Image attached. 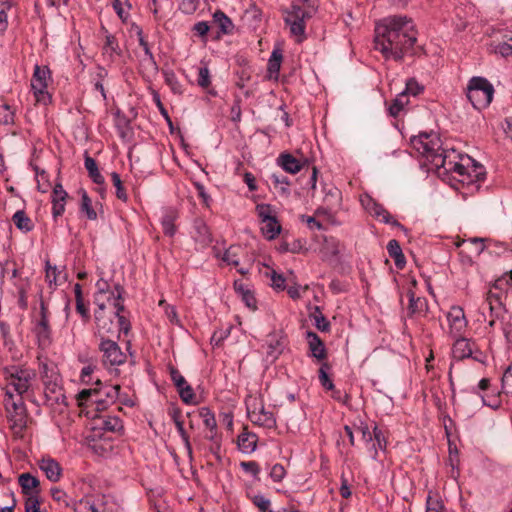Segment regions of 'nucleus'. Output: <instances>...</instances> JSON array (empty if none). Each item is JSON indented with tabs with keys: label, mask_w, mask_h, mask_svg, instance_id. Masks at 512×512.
I'll return each instance as SVG.
<instances>
[{
	"label": "nucleus",
	"mask_w": 512,
	"mask_h": 512,
	"mask_svg": "<svg viewBox=\"0 0 512 512\" xmlns=\"http://www.w3.org/2000/svg\"><path fill=\"white\" fill-rule=\"evenodd\" d=\"M270 179H271L272 184L274 185V188L276 190H278V192L281 195H285V196L290 195V190H289L290 182L286 176H284L282 174L274 173L271 175Z\"/></svg>",
	"instance_id": "nucleus-32"
},
{
	"label": "nucleus",
	"mask_w": 512,
	"mask_h": 512,
	"mask_svg": "<svg viewBox=\"0 0 512 512\" xmlns=\"http://www.w3.org/2000/svg\"><path fill=\"white\" fill-rule=\"evenodd\" d=\"M444 505L437 496L428 495L426 499V512H443Z\"/></svg>",
	"instance_id": "nucleus-50"
},
{
	"label": "nucleus",
	"mask_w": 512,
	"mask_h": 512,
	"mask_svg": "<svg viewBox=\"0 0 512 512\" xmlns=\"http://www.w3.org/2000/svg\"><path fill=\"white\" fill-rule=\"evenodd\" d=\"M22 492L26 496L39 495V480L30 473H23L18 478Z\"/></svg>",
	"instance_id": "nucleus-20"
},
{
	"label": "nucleus",
	"mask_w": 512,
	"mask_h": 512,
	"mask_svg": "<svg viewBox=\"0 0 512 512\" xmlns=\"http://www.w3.org/2000/svg\"><path fill=\"white\" fill-rule=\"evenodd\" d=\"M120 385H101L97 388L94 404L97 411L105 410L110 404H114L119 398Z\"/></svg>",
	"instance_id": "nucleus-12"
},
{
	"label": "nucleus",
	"mask_w": 512,
	"mask_h": 512,
	"mask_svg": "<svg viewBox=\"0 0 512 512\" xmlns=\"http://www.w3.org/2000/svg\"><path fill=\"white\" fill-rule=\"evenodd\" d=\"M39 468L45 473L46 477L52 481L57 482L59 481L62 473V469L60 464L48 457V458H42L39 462Z\"/></svg>",
	"instance_id": "nucleus-18"
},
{
	"label": "nucleus",
	"mask_w": 512,
	"mask_h": 512,
	"mask_svg": "<svg viewBox=\"0 0 512 512\" xmlns=\"http://www.w3.org/2000/svg\"><path fill=\"white\" fill-rule=\"evenodd\" d=\"M213 23L217 25L220 31L224 34L230 33L234 28L230 18L226 16L222 11H216L214 13Z\"/></svg>",
	"instance_id": "nucleus-30"
},
{
	"label": "nucleus",
	"mask_w": 512,
	"mask_h": 512,
	"mask_svg": "<svg viewBox=\"0 0 512 512\" xmlns=\"http://www.w3.org/2000/svg\"><path fill=\"white\" fill-rule=\"evenodd\" d=\"M199 414L203 420L205 427L208 428L210 430V432H213L217 428V423H216L214 413H212L209 408L202 407L200 409Z\"/></svg>",
	"instance_id": "nucleus-41"
},
{
	"label": "nucleus",
	"mask_w": 512,
	"mask_h": 512,
	"mask_svg": "<svg viewBox=\"0 0 512 512\" xmlns=\"http://www.w3.org/2000/svg\"><path fill=\"white\" fill-rule=\"evenodd\" d=\"M361 203L364 209L375 219L385 224H390L394 227L406 232V228L395 220L391 214L384 208V206L376 202L372 197L366 195L361 198Z\"/></svg>",
	"instance_id": "nucleus-10"
},
{
	"label": "nucleus",
	"mask_w": 512,
	"mask_h": 512,
	"mask_svg": "<svg viewBox=\"0 0 512 512\" xmlns=\"http://www.w3.org/2000/svg\"><path fill=\"white\" fill-rule=\"evenodd\" d=\"M493 85L483 77H473L468 84L467 98L477 110L486 108L492 101Z\"/></svg>",
	"instance_id": "nucleus-5"
},
{
	"label": "nucleus",
	"mask_w": 512,
	"mask_h": 512,
	"mask_svg": "<svg viewBox=\"0 0 512 512\" xmlns=\"http://www.w3.org/2000/svg\"><path fill=\"white\" fill-rule=\"evenodd\" d=\"M408 297H409V306L408 309L411 314H414L416 312H419L422 310L425 300L420 297H415V294L412 290L408 291Z\"/></svg>",
	"instance_id": "nucleus-49"
},
{
	"label": "nucleus",
	"mask_w": 512,
	"mask_h": 512,
	"mask_svg": "<svg viewBox=\"0 0 512 512\" xmlns=\"http://www.w3.org/2000/svg\"><path fill=\"white\" fill-rule=\"evenodd\" d=\"M45 385V396L48 400L55 401L57 403L63 402L65 399V395L63 393V389L58 382V377H55L53 380H44Z\"/></svg>",
	"instance_id": "nucleus-21"
},
{
	"label": "nucleus",
	"mask_w": 512,
	"mask_h": 512,
	"mask_svg": "<svg viewBox=\"0 0 512 512\" xmlns=\"http://www.w3.org/2000/svg\"><path fill=\"white\" fill-rule=\"evenodd\" d=\"M247 413L250 421L260 427L272 429L276 427V419L271 411L265 409L261 401L247 402Z\"/></svg>",
	"instance_id": "nucleus-9"
},
{
	"label": "nucleus",
	"mask_w": 512,
	"mask_h": 512,
	"mask_svg": "<svg viewBox=\"0 0 512 512\" xmlns=\"http://www.w3.org/2000/svg\"><path fill=\"white\" fill-rule=\"evenodd\" d=\"M197 84L201 88H208L211 84L210 71L207 66H202L198 69Z\"/></svg>",
	"instance_id": "nucleus-52"
},
{
	"label": "nucleus",
	"mask_w": 512,
	"mask_h": 512,
	"mask_svg": "<svg viewBox=\"0 0 512 512\" xmlns=\"http://www.w3.org/2000/svg\"><path fill=\"white\" fill-rule=\"evenodd\" d=\"M32 331L37 338L39 347L47 348L52 344V330L49 324V311L46 303L40 301V310L36 317L32 319Z\"/></svg>",
	"instance_id": "nucleus-6"
},
{
	"label": "nucleus",
	"mask_w": 512,
	"mask_h": 512,
	"mask_svg": "<svg viewBox=\"0 0 512 512\" xmlns=\"http://www.w3.org/2000/svg\"><path fill=\"white\" fill-rule=\"evenodd\" d=\"M313 318H314V321H315V326L318 330H320L321 332H327L329 331L330 329V323L329 321L325 318V316L322 314V312L320 311L319 307H315V312L313 314Z\"/></svg>",
	"instance_id": "nucleus-46"
},
{
	"label": "nucleus",
	"mask_w": 512,
	"mask_h": 512,
	"mask_svg": "<svg viewBox=\"0 0 512 512\" xmlns=\"http://www.w3.org/2000/svg\"><path fill=\"white\" fill-rule=\"evenodd\" d=\"M281 229V225L279 224L276 217L261 222V232L263 236L268 240L275 239L280 234Z\"/></svg>",
	"instance_id": "nucleus-27"
},
{
	"label": "nucleus",
	"mask_w": 512,
	"mask_h": 512,
	"mask_svg": "<svg viewBox=\"0 0 512 512\" xmlns=\"http://www.w3.org/2000/svg\"><path fill=\"white\" fill-rule=\"evenodd\" d=\"M10 0H0V32H4L8 26V11L12 8Z\"/></svg>",
	"instance_id": "nucleus-39"
},
{
	"label": "nucleus",
	"mask_w": 512,
	"mask_h": 512,
	"mask_svg": "<svg viewBox=\"0 0 512 512\" xmlns=\"http://www.w3.org/2000/svg\"><path fill=\"white\" fill-rule=\"evenodd\" d=\"M330 369H331L330 364L327 363V362H323L321 364V367L319 369V374H318V378H319L320 384L325 389H327V390H333L334 389V384H333L332 380L328 376V371Z\"/></svg>",
	"instance_id": "nucleus-38"
},
{
	"label": "nucleus",
	"mask_w": 512,
	"mask_h": 512,
	"mask_svg": "<svg viewBox=\"0 0 512 512\" xmlns=\"http://www.w3.org/2000/svg\"><path fill=\"white\" fill-rule=\"evenodd\" d=\"M25 512H40L39 495L27 496L25 501Z\"/></svg>",
	"instance_id": "nucleus-60"
},
{
	"label": "nucleus",
	"mask_w": 512,
	"mask_h": 512,
	"mask_svg": "<svg viewBox=\"0 0 512 512\" xmlns=\"http://www.w3.org/2000/svg\"><path fill=\"white\" fill-rule=\"evenodd\" d=\"M239 251L240 247L230 246L223 254L222 260L228 265L238 266L239 265Z\"/></svg>",
	"instance_id": "nucleus-43"
},
{
	"label": "nucleus",
	"mask_w": 512,
	"mask_h": 512,
	"mask_svg": "<svg viewBox=\"0 0 512 512\" xmlns=\"http://www.w3.org/2000/svg\"><path fill=\"white\" fill-rule=\"evenodd\" d=\"M282 52L278 49L273 50L269 60H268V72L270 77L273 75H277L280 71L281 62H282Z\"/></svg>",
	"instance_id": "nucleus-36"
},
{
	"label": "nucleus",
	"mask_w": 512,
	"mask_h": 512,
	"mask_svg": "<svg viewBox=\"0 0 512 512\" xmlns=\"http://www.w3.org/2000/svg\"><path fill=\"white\" fill-rule=\"evenodd\" d=\"M112 6L120 19L125 21L128 18L129 14L124 10L125 6H127L128 8L131 7L128 0H113Z\"/></svg>",
	"instance_id": "nucleus-53"
},
{
	"label": "nucleus",
	"mask_w": 512,
	"mask_h": 512,
	"mask_svg": "<svg viewBox=\"0 0 512 512\" xmlns=\"http://www.w3.org/2000/svg\"><path fill=\"white\" fill-rule=\"evenodd\" d=\"M179 9L185 14H192L197 10L198 2L196 0H178Z\"/></svg>",
	"instance_id": "nucleus-64"
},
{
	"label": "nucleus",
	"mask_w": 512,
	"mask_h": 512,
	"mask_svg": "<svg viewBox=\"0 0 512 512\" xmlns=\"http://www.w3.org/2000/svg\"><path fill=\"white\" fill-rule=\"evenodd\" d=\"M316 10V0H294L290 8L284 11L285 24L298 42L305 38L306 21L315 14Z\"/></svg>",
	"instance_id": "nucleus-4"
},
{
	"label": "nucleus",
	"mask_w": 512,
	"mask_h": 512,
	"mask_svg": "<svg viewBox=\"0 0 512 512\" xmlns=\"http://www.w3.org/2000/svg\"><path fill=\"white\" fill-rule=\"evenodd\" d=\"M170 376L178 391L188 385L186 379L174 367L170 368Z\"/></svg>",
	"instance_id": "nucleus-59"
},
{
	"label": "nucleus",
	"mask_w": 512,
	"mask_h": 512,
	"mask_svg": "<svg viewBox=\"0 0 512 512\" xmlns=\"http://www.w3.org/2000/svg\"><path fill=\"white\" fill-rule=\"evenodd\" d=\"M5 380L4 405L9 413L20 416V426H24L23 414L25 405L23 395L30 389L31 382L36 374L34 370L19 365H12L3 369Z\"/></svg>",
	"instance_id": "nucleus-3"
},
{
	"label": "nucleus",
	"mask_w": 512,
	"mask_h": 512,
	"mask_svg": "<svg viewBox=\"0 0 512 512\" xmlns=\"http://www.w3.org/2000/svg\"><path fill=\"white\" fill-rule=\"evenodd\" d=\"M484 239L483 238H471L467 241H462V242H459L457 243V247H460L462 245H467V246H471V251L474 252L476 255H480L484 249H485V245H484Z\"/></svg>",
	"instance_id": "nucleus-44"
},
{
	"label": "nucleus",
	"mask_w": 512,
	"mask_h": 512,
	"mask_svg": "<svg viewBox=\"0 0 512 512\" xmlns=\"http://www.w3.org/2000/svg\"><path fill=\"white\" fill-rule=\"evenodd\" d=\"M422 91H423V86H421L414 78L407 80L406 87L403 90V92L406 93V95L408 97L410 95L417 96Z\"/></svg>",
	"instance_id": "nucleus-56"
},
{
	"label": "nucleus",
	"mask_w": 512,
	"mask_h": 512,
	"mask_svg": "<svg viewBox=\"0 0 512 512\" xmlns=\"http://www.w3.org/2000/svg\"><path fill=\"white\" fill-rule=\"evenodd\" d=\"M454 344L452 348V356L456 360H463L470 358L473 355L475 343L462 336L454 338Z\"/></svg>",
	"instance_id": "nucleus-16"
},
{
	"label": "nucleus",
	"mask_w": 512,
	"mask_h": 512,
	"mask_svg": "<svg viewBox=\"0 0 512 512\" xmlns=\"http://www.w3.org/2000/svg\"><path fill=\"white\" fill-rule=\"evenodd\" d=\"M489 50L495 54L501 55L502 57L512 56V38H509L508 41L491 42Z\"/></svg>",
	"instance_id": "nucleus-31"
},
{
	"label": "nucleus",
	"mask_w": 512,
	"mask_h": 512,
	"mask_svg": "<svg viewBox=\"0 0 512 512\" xmlns=\"http://www.w3.org/2000/svg\"><path fill=\"white\" fill-rule=\"evenodd\" d=\"M179 396L185 404H196V395L193 388L188 384L184 388L180 389Z\"/></svg>",
	"instance_id": "nucleus-54"
},
{
	"label": "nucleus",
	"mask_w": 512,
	"mask_h": 512,
	"mask_svg": "<svg viewBox=\"0 0 512 512\" xmlns=\"http://www.w3.org/2000/svg\"><path fill=\"white\" fill-rule=\"evenodd\" d=\"M176 219V214L173 211L166 212L161 220L163 232L168 236H173L176 232V227L174 225V221Z\"/></svg>",
	"instance_id": "nucleus-37"
},
{
	"label": "nucleus",
	"mask_w": 512,
	"mask_h": 512,
	"mask_svg": "<svg viewBox=\"0 0 512 512\" xmlns=\"http://www.w3.org/2000/svg\"><path fill=\"white\" fill-rule=\"evenodd\" d=\"M98 308L95 310V322H96V331L95 335L99 338V341L102 339H110L111 336L116 334V326L111 317L105 315L106 304L104 302H98Z\"/></svg>",
	"instance_id": "nucleus-11"
},
{
	"label": "nucleus",
	"mask_w": 512,
	"mask_h": 512,
	"mask_svg": "<svg viewBox=\"0 0 512 512\" xmlns=\"http://www.w3.org/2000/svg\"><path fill=\"white\" fill-rule=\"evenodd\" d=\"M449 333L453 338L462 336L467 328V319L464 310L459 306H453L447 313Z\"/></svg>",
	"instance_id": "nucleus-14"
},
{
	"label": "nucleus",
	"mask_w": 512,
	"mask_h": 512,
	"mask_svg": "<svg viewBox=\"0 0 512 512\" xmlns=\"http://www.w3.org/2000/svg\"><path fill=\"white\" fill-rule=\"evenodd\" d=\"M486 302L488 304V308L490 310V315L491 316H493L494 315V311L497 310V305L499 306V308L502 305L501 302H500L499 295L496 294V293H493L491 291H489L488 294H487Z\"/></svg>",
	"instance_id": "nucleus-61"
},
{
	"label": "nucleus",
	"mask_w": 512,
	"mask_h": 512,
	"mask_svg": "<svg viewBox=\"0 0 512 512\" xmlns=\"http://www.w3.org/2000/svg\"><path fill=\"white\" fill-rule=\"evenodd\" d=\"M255 210H256L257 216L261 222L267 221V220H270V219H273L276 217L275 211L270 204H265V203L257 204Z\"/></svg>",
	"instance_id": "nucleus-40"
},
{
	"label": "nucleus",
	"mask_w": 512,
	"mask_h": 512,
	"mask_svg": "<svg viewBox=\"0 0 512 512\" xmlns=\"http://www.w3.org/2000/svg\"><path fill=\"white\" fill-rule=\"evenodd\" d=\"M114 315L118 319L119 330H118L117 338H119V334L121 332H123L125 335L128 334V332L131 329V324H130V321L128 320V318L125 315H123V312H119V314H118L117 311H115Z\"/></svg>",
	"instance_id": "nucleus-57"
},
{
	"label": "nucleus",
	"mask_w": 512,
	"mask_h": 512,
	"mask_svg": "<svg viewBox=\"0 0 512 512\" xmlns=\"http://www.w3.org/2000/svg\"><path fill=\"white\" fill-rule=\"evenodd\" d=\"M105 38H106V40H105V44L103 47L104 51L106 53H110V54H112V53L118 54L119 53V51H118L119 45H118L116 38L111 34H107Z\"/></svg>",
	"instance_id": "nucleus-62"
},
{
	"label": "nucleus",
	"mask_w": 512,
	"mask_h": 512,
	"mask_svg": "<svg viewBox=\"0 0 512 512\" xmlns=\"http://www.w3.org/2000/svg\"><path fill=\"white\" fill-rule=\"evenodd\" d=\"M103 429L111 432H120L123 430L122 420L117 416H108L103 420Z\"/></svg>",
	"instance_id": "nucleus-42"
},
{
	"label": "nucleus",
	"mask_w": 512,
	"mask_h": 512,
	"mask_svg": "<svg viewBox=\"0 0 512 512\" xmlns=\"http://www.w3.org/2000/svg\"><path fill=\"white\" fill-rule=\"evenodd\" d=\"M111 180L113 185L116 188V196L119 200L127 201L128 195L126 193L125 188L123 187L122 180L120 178V175L116 172L111 173Z\"/></svg>",
	"instance_id": "nucleus-45"
},
{
	"label": "nucleus",
	"mask_w": 512,
	"mask_h": 512,
	"mask_svg": "<svg viewBox=\"0 0 512 512\" xmlns=\"http://www.w3.org/2000/svg\"><path fill=\"white\" fill-rule=\"evenodd\" d=\"M98 349L102 354L101 362L105 367L119 366L126 362V354L113 339L100 340Z\"/></svg>",
	"instance_id": "nucleus-8"
},
{
	"label": "nucleus",
	"mask_w": 512,
	"mask_h": 512,
	"mask_svg": "<svg viewBox=\"0 0 512 512\" xmlns=\"http://www.w3.org/2000/svg\"><path fill=\"white\" fill-rule=\"evenodd\" d=\"M14 122V112L8 105L0 106V123L4 125L12 124Z\"/></svg>",
	"instance_id": "nucleus-58"
},
{
	"label": "nucleus",
	"mask_w": 512,
	"mask_h": 512,
	"mask_svg": "<svg viewBox=\"0 0 512 512\" xmlns=\"http://www.w3.org/2000/svg\"><path fill=\"white\" fill-rule=\"evenodd\" d=\"M267 345V355L271 357L272 359H276L281 353L283 346L281 342L274 337L269 339L266 343Z\"/></svg>",
	"instance_id": "nucleus-47"
},
{
	"label": "nucleus",
	"mask_w": 512,
	"mask_h": 512,
	"mask_svg": "<svg viewBox=\"0 0 512 512\" xmlns=\"http://www.w3.org/2000/svg\"><path fill=\"white\" fill-rule=\"evenodd\" d=\"M74 512H106L105 495H86L73 504Z\"/></svg>",
	"instance_id": "nucleus-13"
},
{
	"label": "nucleus",
	"mask_w": 512,
	"mask_h": 512,
	"mask_svg": "<svg viewBox=\"0 0 512 512\" xmlns=\"http://www.w3.org/2000/svg\"><path fill=\"white\" fill-rule=\"evenodd\" d=\"M257 440L256 434L242 432L238 436V447L243 453H252L256 449Z\"/></svg>",
	"instance_id": "nucleus-25"
},
{
	"label": "nucleus",
	"mask_w": 512,
	"mask_h": 512,
	"mask_svg": "<svg viewBox=\"0 0 512 512\" xmlns=\"http://www.w3.org/2000/svg\"><path fill=\"white\" fill-rule=\"evenodd\" d=\"M16 228L23 233H29L34 229V223L24 210H18L12 216Z\"/></svg>",
	"instance_id": "nucleus-24"
},
{
	"label": "nucleus",
	"mask_w": 512,
	"mask_h": 512,
	"mask_svg": "<svg viewBox=\"0 0 512 512\" xmlns=\"http://www.w3.org/2000/svg\"><path fill=\"white\" fill-rule=\"evenodd\" d=\"M387 251L389 256L394 259L396 267L402 269L406 264V260L399 242L395 239L390 240L387 244Z\"/></svg>",
	"instance_id": "nucleus-26"
},
{
	"label": "nucleus",
	"mask_w": 512,
	"mask_h": 512,
	"mask_svg": "<svg viewBox=\"0 0 512 512\" xmlns=\"http://www.w3.org/2000/svg\"><path fill=\"white\" fill-rule=\"evenodd\" d=\"M375 48L386 59L401 61L405 55L414 54L417 32L406 16L384 18L376 26Z\"/></svg>",
	"instance_id": "nucleus-1"
},
{
	"label": "nucleus",
	"mask_w": 512,
	"mask_h": 512,
	"mask_svg": "<svg viewBox=\"0 0 512 512\" xmlns=\"http://www.w3.org/2000/svg\"><path fill=\"white\" fill-rule=\"evenodd\" d=\"M286 475V470L283 465L275 464L270 470V477L274 482H281Z\"/></svg>",
	"instance_id": "nucleus-63"
},
{
	"label": "nucleus",
	"mask_w": 512,
	"mask_h": 512,
	"mask_svg": "<svg viewBox=\"0 0 512 512\" xmlns=\"http://www.w3.org/2000/svg\"><path fill=\"white\" fill-rule=\"evenodd\" d=\"M409 103V97L403 91L399 93L389 106V114L393 117H397L399 113Z\"/></svg>",
	"instance_id": "nucleus-34"
},
{
	"label": "nucleus",
	"mask_w": 512,
	"mask_h": 512,
	"mask_svg": "<svg viewBox=\"0 0 512 512\" xmlns=\"http://www.w3.org/2000/svg\"><path fill=\"white\" fill-rule=\"evenodd\" d=\"M373 439L375 440V443L373 444L374 453L372 457L376 459L378 454L377 450H385L387 445L385 433L379 429L377 425L373 428Z\"/></svg>",
	"instance_id": "nucleus-35"
},
{
	"label": "nucleus",
	"mask_w": 512,
	"mask_h": 512,
	"mask_svg": "<svg viewBox=\"0 0 512 512\" xmlns=\"http://www.w3.org/2000/svg\"><path fill=\"white\" fill-rule=\"evenodd\" d=\"M81 194V204H80V211L86 214V217L89 220H96L97 219V212L92 206V200L88 196L87 192L85 190L80 191Z\"/></svg>",
	"instance_id": "nucleus-33"
},
{
	"label": "nucleus",
	"mask_w": 512,
	"mask_h": 512,
	"mask_svg": "<svg viewBox=\"0 0 512 512\" xmlns=\"http://www.w3.org/2000/svg\"><path fill=\"white\" fill-rule=\"evenodd\" d=\"M411 146L420 155L426 158L430 164L436 168H443L445 172H454L459 176L480 179L483 174V167L481 165L473 164V175L468 172V167L459 162L458 159L463 160L454 149H442L441 141L436 134L422 133L418 136H413L410 140ZM465 181V178L461 179Z\"/></svg>",
	"instance_id": "nucleus-2"
},
{
	"label": "nucleus",
	"mask_w": 512,
	"mask_h": 512,
	"mask_svg": "<svg viewBox=\"0 0 512 512\" xmlns=\"http://www.w3.org/2000/svg\"><path fill=\"white\" fill-rule=\"evenodd\" d=\"M277 163L282 169L290 174H296L302 170L304 163L289 153H281L277 158Z\"/></svg>",
	"instance_id": "nucleus-19"
},
{
	"label": "nucleus",
	"mask_w": 512,
	"mask_h": 512,
	"mask_svg": "<svg viewBox=\"0 0 512 512\" xmlns=\"http://www.w3.org/2000/svg\"><path fill=\"white\" fill-rule=\"evenodd\" d=\"M190 233L193 240L198 245V249L207 247L212 241L210 230L205 221L201 218L194 220Z\"/></svg>",
	"instance_id": "nucleus-15"
},
{
	"label": "nucleus",
	"mask_w": 512,
	"mask_h": 512,
	"mask_svg": "<svg viewBox=\"0 0 512 512\" xmlns=\"http://www.w3.org/2000/svg\"><path fill=\"white\" fill-rule=\"evenodd\" d=\"M124 292V289L121 285L119 284H116L114 286V290H112L111 292H109L108 294H106V302L103 301L106 306L109 305V306H112L115 308V311H117V313L119 314V312H124L125 310V307L123 305V298H122V294Z\"/></svg>",
	"instance_id": "nucleus-22"
},
{
	"label": "nucleus",
	"mask_w": 512,
	"mask_h": 512,
	"mask_svg": "<svg viewBox=\"0 0 512 512\" xmlns=\"http://www.w3.org/2000/svg\"><path fill=\"white\" fill-rule=\"evenodd\" d=\"M502 391L505 394L512 395V365H510L503 373L502 376Z\"/></svg>",
	"instance_id": "nucleus-55"
},
{
	"label": "nucleus",
	"mask_w": 512,
	"mask_h": 512,
	"mask_svg": "<svg viewBox=\"0 0 512 512\" xmlns=\"http://www.w3.org/2000/svg\"><path fill=\"white\" fill-rule=\"evenodd\" d=\"M310 356L317 359L318 361H323L327 358V350L325 348L324 342L320 339V337L312 331H308L306 333Z\"/></svg>",
	"instance_id": "nucleus-17"
},
{
	"label": "nucleus",
	"mask_w": 512,
	"mask_h": 512,
	"mask_svg": "<svg viewBox=\"0 0 512 512\" xmlns=\"http://www.w3.org/2000/svg\"><path fill=\"white\" fill-rule=\"evenodd\" d=\"M252 503L259 509L260 512H265L271 508L270 499L262 494H256L251 497Z\"/></svg>",
	"instance_id": "nucleus-51"
},
{
	"label": "nucleus",
	"mask_w": 512,
	"mask_h": 512,
	"mask_svg": "<svg viewBox=\"0 0 512 512\" xmlns=\"http://www.w3.org/2000/svg\"><path fill=\"white\" fill-rule=\"evenodd\" d=\"M84 166L88 171L89 177L93 180L97 185H103L105 182L104 177L101 175L97 163L95 159L90 157L88 154L85 156Z\"/></svg>",
	"instance_id": "nucleus-28"
},
{
	"label": "nucleus",
	"mask_w": 512,
	"mask_h": 512,
	"mask_svg": "<svg viewBox=\"0 0 512 512\" xmlns=\"http://www.w3.org/2000/svg\"><path fill=\"white\" fill-rule=\"evenodd\" d=\"M172 419L174 421V424L176 426V429L179 433V435L181 436L183 442H184V446L186 448V451L190 457V459H192V447H191V443H190V440H189V436L188 434L186 433L185 429H184V422L183 420L181 419V412L180 410L178 409H174L173 412H172Z\"/></svg>",
	"instance_id": "nucleus-23"
},
{
	"label": "nucleus",
	"mask_w": 512,
	"mask_h": 512,
	"mask_svg": "<svg viewBox=\"0 0 512 512\" xmlns=\"http://www.w3.org/2000/svg\"><path fill=\"white\" fill-rule=\"evenodd\" d=\"M164 78L165 83L171 88V90L174 93L180 94L182 92V86L173 71H165Z\"/></svg>",
	"instance_id": "nucleus-48"
},
{
	"label": "nucleus",
	"mask_w": 512,
	"mask_h": 512,
	"mask_svg": "<svg viewBox=\"0 0 512 512\" xmlns=\"http://www.w3.org/2000/svg\"><path fill=\"white\" fill-rule=\"evenodd\" d=\"M50 80V69L47 66L35 65L31 79V88L38 103L46 105L50 102L51 96L47 91Z\"/></svg>",
	"instance_id": "nucleus-7"
},
{
	"label": "nucleus",
	"mask_w": 512,
	"mask_h": 512,
	"mask_svg": "<svg viewBox=\"0 0 512 512\" xmlns=\"http://www.w3.org/2000/svg\"><path fill=\"white\" fill-rule=\"evenodd\" d=\"M234 288L236 293L241 296L243 302L246 304L247 307L251 309H256V299L254 295L251 293L249 289L245 287V285L240 281L234 282Z\"/></svg>",
	"instance_id": "nucleus-29"
}]
</instances>
